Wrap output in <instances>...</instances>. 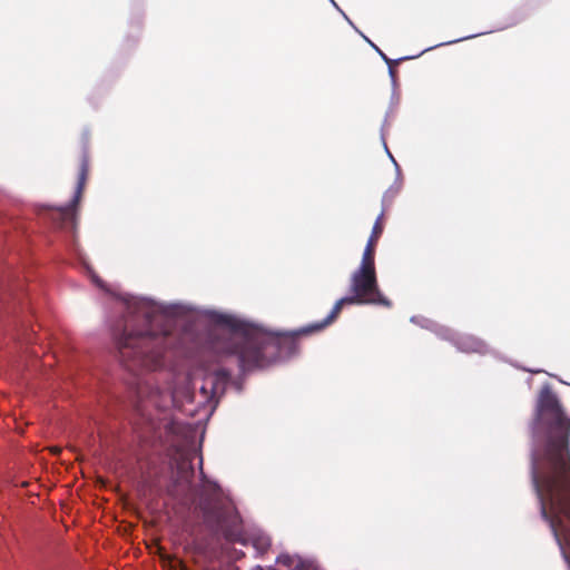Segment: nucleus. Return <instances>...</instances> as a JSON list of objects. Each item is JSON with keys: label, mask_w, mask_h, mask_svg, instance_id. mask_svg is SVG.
Here are the masks:
<instances>
[{"label": "nucleus", "mask_w": 570, "mask_h": 570, "mask_svg": "<svg viewBox=\"0 0 570 570\" xmlns=\"http://www.w3.org/2000/svg\"><path fill=\"white\" fill-rule=\"evenodd\" d=\"M89 174V159L87 155H83L80 161V168L78 173L77 186L75 195L69 205L58 208L53 214L52 218L59 220L61 226H75L77 220V207L82 198V194L87 184Z\"/></svg>", "instance_id": "nucleus-7"}, {"label": "nucleus", "mask_w": 570, "mask_h": 570, "mask_svg": "<svg viewBox=\"0 0 570 570\" xmlns=\"http://www.w3.org/2000/svg\"><path fill=\"white\" fill-rule=\"evenodd\" d=\"M254 547L261 552L265 553L271 547V539L268 537L259 535L254 539Z\"/></svg>", "instance_id": "nucleus-11"}, {"label": "nucleus", "mask_w": 570, "mask_h": 570, "mask_svg": "<svg viewBox=\"0 0 570 570\" xmlns=\"http://www.w3.org/2000/svg\"><path fill=\"white\" fill-rule=\"evenodd\" d=\"M222 322L228 331L214 335L212 348L220 355L236 356L243 372L293 355L297 350L296 336L308 334L303 332L304 327L292 334L268 333L230 316H224Z\"/></svg>", "instance_id": "nucleus-3"}, {"label": "nucleus", "mask_w": 570, "mask_h": 570, "mask_svg": "<svg viewBox=\"0 0 570 570\" xmlns=\"http://www.w3.org/2000/svg\"><path fill=\"white\" fill-rule=\"evenodd\" d=\"M230 377V372L225 368L206 374L202 379L200 385L198 387L195 385L194 397L199 404L209 405L214 410L224 395Z\"/></svg>", "instance_id": "nucleus-6"}, {"label": "nucleus", "mask_w": 570, "mask_h": 570, "mask_svg": "<svg viewBox=\"0 0 570 570\" xmlns=\"http://www.w3.org/2000/svg\"><path fill=\"white\" fill-rule=\"evenodd\" d=\"M383 228H384V226H383V213H382L377 217V219L375 220V223L373 225L371 236L366 243V246H365L363 255H362L363 257L375 259V248H376L379 238L381 237V235L383 233Z\"/></svg>", "instance_id": "nucleus-8"}, {"label": "nucleus", "mask_w": 570, "mask_h": 570, "mask_svg": "<svg viewBox=\"0 0 570 570\" xmlns=\"http://www.w3.org/2000/svg\"><path fill=\"white\" fill-rule=\"evenodd\" d=\"M482 346H483V344L481 342L475 341L473 351H481Z\"/></svg>", "instance_id": "nucleus-14"}, {"label": "nucleus", "mask_w": 570, "mask_h": 570, "mask_svg": "<svg viewBox=\"0 0 570 570\" xmlns=\"http://www.w3.org/2000/svg\"><path fill=\"white\" fill-rule=\"evenodd\" d=\"M200 476L204 482L199 491V509L205 524L215 532H222L226 540L237 541L239 529L235 527L236 515L222 499V490L217 483L206 480L203 460L199 462Z\"/></svg>", "instance_id": "nucleus-5"}, {"label": "nucleus", "mask_w": 570, "mask_h": 570, "mask_svg": "<svg viewBox=\"0 0 570 570\" xmlns=\"http://www.w3.org/2000/svg\"><path fill=\"white\" fill-rule=\"evenodd\" d=\"M535 438L531 483L541 518L570 563V417L550 390L542 391L538 401Z\"/></svg>", "instance_id": "nucleus-1"}, {"label": "nucleus", "mask_w": 570, "mask_h": 570, "mask_svg": "<svg viewBox=\"0 0 570 570\" xmlns=\"http://www.w3.org/2000/svg\"><path fill=\"white\" fill-rule=\"evenodd\" d=\"M371 45L375 48V50L379 52L381 58L386 62V65L391 63H399L400 60H392L390 59L380 48H377L374 43L371 42Z\"/></svg>", "instance_id": "nucleus-12"}, {"label": "nucleus", "mask_w": 570, "mask_h": 570, "mask_svg": "<svg viewBox=\"0 0 570 570\" xmlns=\"http://www.w3.org/2000/svg\"><path fill=\"white\" fill-rule=\"evenodd\" d=\"M53 453H59L60 452V449H53L52 450Z\"/></svg>", "instance_id": "nucleus-15"}, {"label": "nucleus", "mask_w": 570, "mask_h": 570, "mask_svg": "<svg viewBox=\"0 0 570 570\" xmlns=\"http://www.w3.org/2000/svg\"><path fill=\"white\" fill-rule=\"evenodd\" d=\"M397 63H391V65H387L389 66V72H390V76L392 77V79H395L396 77V70H395V66Z\"/></svg>", "instance_id": "nucleus-13"}, {"label": "nucleus", "mask_w": 570, "mask_h": 570, "mask_svg": "<svg viewBox=\"0 0 570 570\" xmlns=\"http://www.w3.org/2000/svg\"><path fill=\"white\" fill-rule=\"evenodd\" d=\"M114 335L119 360L131 372L161 367L175 343L171 321L145 305L129 308Z\"/></svg>", "instance_id": "nucleus-2"}, {"label": "nucleus", "mask_w": 570, "mask_h": 570, "mask_svg": "<svg viewBox=\"0 0 570 570\" xmlns=\"http://www.w3.org/2000/svg\"><path fill=\"white\" fill-rule=\"evenodd\" d=\"M276 562L287 570H312L311 561L304 560L298 556H291L288 553L279 554Z\"/></svg>", "instance_id": "nucleus-9"}, {"label": "nucleus", "mask_w": 570, "mask_h": 570, "mask_svg": "<svg viewBox=\"0 0 570 570\" xmlns=\"http://www.w3.org/2000/svg\"><path fill=\"white\" fill-rule=\"evenodd\" d=\"M178 480L180 482H184L187 487V489L191 488L193 484V476H194V468L191 462H181L178 465Z\"/></svg>", "instance_id": "nucleus-10"}, {"label": "nucleus", "mask_w": 570, "mask_h": 570, "mask_svg": "<svg viewBox=\"0 0 570 570\" xmlns=\"http://www.w3.org/2000/svg\"><path fill=\"white\" fill-rule=\"evenodd\" d=\"M351 296L340 298L333 306L331 313L321 322L309 324L304 328L305 333H315L332 324L341 314L344 305L368 304L391 307L392 302L386 298L380 287L376 277L375 259L362 256L361 264L351 276Z\"/></svg>", "instance_id": "nucleus-4"}]
</instances>
